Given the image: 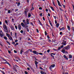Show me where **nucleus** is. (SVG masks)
<instances>
[{
    "label": "nucleus",
    "mask_w": 74,
    "mask_h": 74,
    "mask_svg": "<svg viewBox=\"0 0 74 74\" xmlns=\"http://www.w3.org/2000/svg\"><path fill=\"white\" fill-rule=\"evenodd\" d=\"M69 48L70 46H67L64 47V48L65 49V50H66V51H67V50H69Z\"/></svg>",
    "instance_id": "nucleus-1"
},
{
    "label": "nucleus",
    "mask_w": 74,
    "mask_h": 74,
    "mask_svg": "<svg viewBox=\"0 0 74 74\" xmlns=\"http://www.w3.org/2000/svg\"><path fill=\"white\" fill-rule=\"evenodd\" d=\"M61 44L62 45H66V41L64 40H63L62 42L61 43Z\"/></svg>",
    "instance_id": "nucleus-2"
},
{
    "label": "nucleus",
    "mask_w": 74,
    "mask_h": 74,
    "mask_svg": "<svg viewBox=\"0 0 74 74\" xmlns=\"http://www.w3.org/2000/svg\"><path fill=\"white\" fill-rule=\"evenodd\" d=\"M3 28L5 30H7V27L5 24H3Z\"/></svg>",
    "instance_id": "nucleus-3"
},
{
    "label": "nucleus",
    "mask_w": 74,
    "mask_h": 74,
    "mask_svg": "<svg viewBox=\"0 0 74 74\" xmlns=\"http://www.w3.org/2000/svg\"><path fill=\"white\" fill-rule=\"evenodd\" d=\"M18 28L19 30H21V24H19L18 25Z\"/></svg>",
    "instance_id": "nucleus-4"
},
{
    "label": "nucleus",
    "mask_w": 74,
    "mask_h": 74,
    "mask_svg": "<svg viewBox=\"0 0 74 74\" xmlns=\"http://www.w3.org/2000/svg\"><path fill=\"white\" fill-rule=\"evenodd\" d=\"M32 52H33V53L36 54V55H38V52H37L36 51H32Z\"/></svg>",
    "instance_id": "nucleus-5"
},
{
    "label": "nucleus",
    "mask_w": 74,
    "mask_h": 74,
    "mask_svg": "<svg viewBox=\"0 0 74 74\" xmlns=\"http://www.w3.org/2000/svg\"><path fill=\"white\" fill-rule=\"evenodd\" d=\"M35 65H36V68L37 67H38V65H37V64H38V62H37V61H35Z\"/></svg>",
    "instance_id": "nucleus-6"
},
{
    "label": "nucleus",
    "mask_w": 74,
    "mask_h": 74,
    "mask_svg": "<svg viewBox=\"0 0 74 74\" xmlns=\"http://www.w3.org/2000/svg\"><path fill=\"white\" fill-rule=\"evenodd\" d=\"M26 21V22L27 24V25H29V19H27Z\"/></svg>",
    "instance_id": "nucleus-7"
},
{
    "label": "nucleus",
    "mask_w": 74,
    "mask_h": 74,
    "mask_svg": "<svg viewBox=\"0 0 74 74\" xmlns=\"http://www.w3.org/2000/svg\"><path fill=\"white\" fill-rule=\"evenodd\" d=\"M28 11L27 9H26L25 11V14L26 15H27V12Z\"/></svg>",
    "instance_id": "nucleus-8"
},
{
    "label": "nucleus",
    "mask_w": 74,
    "mask_h": 74,
    "mask_svg": "<svg viewBox=\"0 0 74 74\" xmlns=\"http://www.w3.org/2000/svg\"><path fill=\"white\" fill-rule=\"evenodd\" d=\"M8 38L9 39V40H12V41H13V39L10 36V37Z\"/></svg>",
    "instance_id": "nucleus-9"
},
{
    "label": "nucleus",
    "mask_w": 74,
    "mask_h": 74,
    "mask_svg": "<svg viewBox=\"0 0 74 74\" xmlns=\"http://www.w3.org/2000/svg\"><path fill=\"white\" fill-rule=\"evenodd\" d=\"M65 49L64 48L62 49V52L63 53H65Z\"/></svg>",
    "instance_id": "nucleus-10"
},
{
    "label": "nucleus",
    "mask_w": 74,
    "mask_h": 74,
    "mask_svg": "<svg viewBox=\"0 0 74 74\" xmlns=\"http://www.w3.org/2000/svg\"><path fill=\"white\" fill-rule=\"evenodd\" d=\"M58 4L59 6H60V7H62V5H61V4H60V2H59V1H58Z\"/></svg>",
    "instance_id": "nucleus-11"
},
{
    "label": "nucleus",
    "mask_w": 74,
    "mask_h": 74,
    "mask_svg": "<svg viewBox=\"0 0 74 74\" xmlns=\"http://www.w3.org/2000/svg\"><path fill=\"white\" fill-rule=\"evenodd\" d=\"M65 29V28L63 27L60 29V30H64Z\"/></svg>",
    "instance_id": "nucleus-12"
},
{
    "label": "nucleus",
    "mask_w": 74,
    "mask_h": 74,
    "mask_svg": "<svg viewBox=\"0 0 74 74\" xmlns=\"http://www.w3.org/2000/svg\"><path fill=\"white\" fill-rule=\"evenodd\" d=\"M21 25L23 27H25V25H24V24H23V23H21Z\"/></svg>",
    "instance_id": "nucleus-13"
},
{
    "label": "nucleus",
    "mask_w": 74,
    "mask_h": 74,
    "mask_svg": "<svg viewBox=\"0 0 74 74\" xmlns=\"http://www.w3.org/2000/svg\"><path fill=\"white\" fill-rule=\"evenodd\" d=\"M10 27H11L12 30H14V27H13V26H11Z\"/></svg>",
    "instance_id": "nucleus-14"
},
{
    "label": "nucleus",
    "mask_w": 74,
    "mask_h": 74,
    "mask_svg": "<svg viewBox=\"0 0 74 74\" xmlns=\"http://www.w3.org/2000/svg\"><path fill=\"white\" fill-rule=\"evenodd\" d=\"M63 57L65 58V59H66V60H68V58H67V57H66V55H64L63 56Z\"/></svg>",
    "instance_id": "nucleus-15"
},
{
    "label": "nucleus",
    "mask_w": 74,
    "mask_h": 74,
    "mask_svg": "<svg viewBox=\"0 0 74 74\" xmlns=\"http://www.w3.org/2000/svg\"><path fill=\"white\" fill-rule=\"evenodd\" d=\"M23 52V49H22L21 51H20V53L21 54H22V52Z\"/></svg>",
    "instance_id": "nucleus-16"
},
{
    "label": "nucleus",
    "mask_w": 74,
    "mask_h": 74,
    "mask_svg": "<svg viewBox=\"0 0 74 74\" xmlns=\"http://www.w3.org/2000/svg\"><path fill=\"white\" fill-rule=\"evenodd\" d=\"M28 16L29 18L31 17V14L30 13H28Z\"/></svg>",
    "instance_id": "nucleus-17"
},
{
    "label": "nucleus",
    "mask_w": 74,
    "mask_h": 74,
    "mask_svg": "<svg viewBox=\"0 0 74 74\" xmlns=\"http://www.w3.org/2000/svg\"><path fill=\"white\" fill-rule=\"evenodd\" d=\"M29 27V26H28L27 25H25L24 26V27L25 29H28V27Z\"/></svg>",
    "instance_id": "nucleus-18"
},
{
    "label": "nucleus",
    "mask_w": 74,
    "mask_h": 74,
    "mask_svg": "<svg viewBox=\"0 0 74 74\" xmlns=\"http://www.w3.org/2000/svg\"><path fill=\"white\" fill-rule=\"evenodd\" d=\"M4 63H6V64H8V65H9L10 66H11V65L9 63L7 62H4Z\"/></svg>",
    "instance_id": "nucleus-19"
},
{
    "label": "nucleus",
    "mask_w": 74,
    "mask_h": 74,
    "mask_svg": "<svg viewBox=\"0 0 74 74\" xmlns=\"http://www.w3.org/2000/svg\"><path fill=\"white\" fill-rule=\"evenodd\" d=\"M0 36H1V37H2L3 36H4V34H0Z\"/></svg>",
    "instance_id": "nucleus-20"
},
{
    "label": "nucleus",
    "mask_w": 74,
    "mask_h": 74,
    "mask_svg": "<svg viewBox=\"0 0 74 74\" xmlns=\"http://www.w3.org/2000/svg\"><path fill=\"white\" fill-rule=\"evenodd\" d=\"M51 10H52L53 11H55V10H54V9L52 7H51Z\"/></svg>",
    "instance_id": "nucleus-21"
},
{
    "label": "nucleus",
    "mask_w": 74,
    "mask_h": 74,
    "mask_svg": "<svg viewBox=\"0 0 74 74\" xmlns=\"http://www.w3.org/2000/svg\"><path fill=\"white\" fill-rule=\"evenodd\" d=\"M59 23H57L56 25V27H59Z\"/></svg>",
    "instance_id": "nucleus-22"
},
{
    "label": "nucleus",
    "mask_w": 74,
    "mask_h": 74,
    "mask_svg": "<svg viewBox=\"0 0 74 74\" xmlns=\"http://www.w3.org/2000/svg\"><path fill=\"white\" fill-rule=\"evenodd\" d=\"M67 27H68V30H70V28L69 26L67 25Z\"/></svg>",
    "instance_id": "nucleus-23"
},
{
    "label": "nucleus",
    "mask_w": 74,
    "mask_h": 74,
    "mask_svg": "<svg viewBox=\"0 0 74 74\" xmlns=\"http://www.w3.org/2000/svg\"><path fill=\"white\" fill-rule=\"evenodd\" d=\"M12 44H13L14 45H15V46H16V44H15V42H12Z\"/></svg>",
    "instance_id": "nucleus-24"
},
{
    "label": "nucleus",
    "mask_w": 74,
    "mask_h": 74,
    "mask_svg": "<svg viewBox=\"0 0 74 74\" xmlns=\"http://www.w3.org/2000/svg\"><path fill=\"white\" fill-rule=\"evenodd\" d=\"M72 58V56H71V55H69V58H70V59H71V58Z\"/></svg>",
    "instance_id": "nucleus-25"
},
{
    "label": "nucleus",
    "mask_w": 74,
    "mask_h": 74,
    "mask_svg": "<svg viewBox=\"0 0 74 74\" xmlns=\"http://www.w3.org/2000/svg\"><path fill=\"white\" fill-rule=\"evenodd\" d=\"M49 69L50 70H52V67L51 66H50Z\"/></svg>",
    "instance_id": "nucleus-26"
},
{
    "label": "nucleus",
    "mask_w": 74,
    "mask_h": 74,
    "mask_svg": "<svg viewBox=\"0 0 74 74\" xmlns=\"http://www.w3.org/2000/svg\"><path fill=\"white\" fill-rule=\"evenodd\" d=\"M55 66V65L53 64L51 65V66H52V67H54Z\"/></svg>",
    "instance_id": "nucleus-27"
},
{
    "label": "nucleus",
    "mask_w": 74,
    "mask_h": 74,
    "mask_svg": "<svg viewBox=\"0 0 74 74\" xmlns=\"http://www.w3.org/2000/svg\"><path fill=\"white\" fill-rule=\"evenodd\" d=\"M4 38L5 40H7V38L6 36H4Z\"/></svg>",
    "instance_id": "nucleus-28"
},
{
    "label": "nucleus",
    "mask_w": 74,
    "mask_h": 74,
    "mask_svg": "<svg viewBox=\"0 0 74 74\" xmlns=\"http://www.w3.org/2000/svg\"><path fill=\"white\" fill-rule=\"evenodd\" d=\"M40 73H41V74H44V72L42 71H41Z\"/></svg>",
    "instance_id": "nucleus-29"
},
{
    "label": "nucleus",
    "mask_w": 74,
    "mask_h": 74,
    "mask_svg": "<svg viewBox=\"0 0 74 74\" xmlns=\"http://www.w3.org/2000/svg\"><path fill=\"white\" fill-rule=\"evenodd\" d=\"M13 69H14V70H14L15 71H16V69L15 68V67L14 66H13Z\"/></svg>",
    "instance_id": "nucleus-30"
},
{
    "label": "nucleus",
    "mask_w": 74,
    "mask_h": 74,
    "mask_svg": "<svg viewBox=\"0 0 74 74\" xmlns=\"http://www.w3.org/2000/svg\"><path fill=\"white\" fill-rule=\"evenodd\" d=\"M15 27L16 29H18V27L16 26V25H15Z\"/></svg>",
    "instance_id": "nucleus-31"
},
{
    "label": "nucleus",
    "mask_w": 74,
    "mask_h": 74,
    "mask_svg": "<svg viewBox=\"0 0 74 74\" xmlns=\"http://www.w3.org/2000/svg\"><path fill=\"white\" fill-rule=\"evenodd\" d=\"M20 33H23V30H21L20 31Z\"/></svg>",
    "instance_id": "nucleus-32"
},
{
    "label": "nucleus",
    "mask_w": 74,
    "mask_h": 74,
    "mask_svg": "<svg viewBox=\"0 0 74 74\" xmlns=\"http://www.w3.org/2000/svg\"><path fill=\"white\" fill-rule=\"evenodd\" d=\"M5 22L6 24H7V23H8V21H7V20H5Z\"/></svg>",
    "instance_id": "nucleus-33"
},
{
    "label": "nucleus",
    "mask_w": 74,
    "mask_h": 74,
    "mask_svg": "<svg viewBox=\"0 0 74 74\" xmlns=\"http://www.w3.org/2000/svg\"><path fill=\"white\" fill-rule=\"evenodd\" d=\"M12 22H14V18H12Z\"/></svg>",
    "instance_id": "nucleus-34"
},
{
    "label": "nucleus",
    "mask_w": 74,
    "mask_h": 74,
    "mask_svg": "<svg viewBox=\"0 0 74 74\" xmlns=\"http://www.w3.org/2000/svg\"><path fill=\"white\" fill-rule=\"evenodd\" d=\"M39 55H42L43 54H42V53H39Z\"/></svg>",
    "instance_id": "nucleus-35"
},
{
    "label": "nucleus",
    "mask_w": 74,
    "mask_h": 74,
    "mask_svg": "<svg viewBox=\"0 0 74 74\" xmlns=\"http://www.w3.org/2000/svg\"><path fill=\"white\" fill-rule=\"evenodd\" d=\"M45 35H47V34H47V32L45 31Z\"/></svg>",
    "instance_id": "nucleus-36"
},
{
    "label": "nucleus",
    "mask_w": 74,
    "mask_h": 74,
    "mask_svg": "<svg viewBox=\"0 0 74 74\" xmlns=\"http://www.w3.org/2000/svg\"><path fill=\"white\" fill-rule=\"evenodd\" d=\"M53 16L54 18H55V19H56V18H57V17H56V16Z\"/></svg>",
    "instance_id": "nucleus-37"
},
{
    "label": "nucleus",
    "mask_w": 74,
    "mask_h": 74,
    "mask_svg": "<svg viewBox=\"0 0 74 74\" xmlns=\"http://www.w3.org/2000/svg\"><path fill=\"white\" fill-rule=\"evenodd\" d=\"M20 2H18V3L17 6H19V5H20Z\"/></svg>",
    "instance_id": "nucleus-38"
},
{
    "label": "nucleus",
    "mask_w": 74,
    "mask_h": 74,
    "mask_svg": "<svg viewBox=\"0 0 74 74\" xmlns=\"http://www.w3.org/2000/svg\"><path fill=\"white\" fill-rule=\"evenodd\" d=\"M46 26H47L49 27H50V26H49V25H48V24H46Z\"/></svg>",
    "instance_id": "nucleus-39"
},
{
    "label": "nucleus",
    "mask_w": 74,
    "mask_h": 74,
    "mask_svg": "<svg viewBox=\"0 0 74 74\" xmlns=\"http://www.w3.org/2000/svg\"><path fill=\"white\" fill-rule=\"evenodd\" d=\"M39 10H42V8L40 7L39 8Z\"/></svg>",
    "instance_id": "nucleus-40"
},
{
    "label": "nucleus",
    "mask_w": 74,
    "mask_h": 74,
    "mask_svg": "<svg viewBox=\"0 0 74 74\" xmlns=\"http://www.w3.org/2000/svg\"><path fill=\"white\" fill-rule=\"evenodd\" d=\"M8 14L10 13V12H11V11H10V10H8Z\"/></svg>",
    "instance_id": "nucleus-41"
},
{
    "label": "nucleus",
    "mask_w": 74,
    "mask_h": 74,
    "mask_svg": "<svg viewBox=\"0 0 74 74\" xmlns=\"http://www.w3.org/2000/svg\"><path fill=\"white\" fill-rule=\"evenodd\" d=\"M42 13H41L39 14V15H40V16H42Z\"/></svg>",
    "instance_id": "nucleus-42"
},
{
    "label": "nucleus",
    "mask_w": 74,
    "mask_h": 74,
    "mask_svg": "<svg viewBox=\"0 0 74 74\" xmlns=\"http://www.w3.org/2000/svg\"><path fill=\"white\" fill-rule=\"evenodd\" d=\"M59 9L60 11H63V10L61 8H60Z\"/></svg>",
    "instance_id": "nucleus-43"
},
{
    "label": "nucleus",
    "mask_w": 74,
    "mask_h": 74,
    "mask_svg": "<svg viewBox=\"0 0 74 74\" xmlns=\"http://www.w3.org/2000/svg\"><path fill=\"white\" fill-rule=\"evenodd\" d=\"M23 22L24 23H25V20L23 19Z\"/></svg>",
    "instance_id": "nucleus-44"
},
{
    "label": "nucleus",
    "mask_w": 74,
    "mask_h": 74,
    "mask_svg": "<svg viewBox=\"0 0 74 74\" xmlns=\"http://www.w3.org/2000/svg\"><path fill=\"white\" fill-rule=\"evenodd\" d=\"M18 42V40L17 39H16L15 41V42Z\"/></svg>",
    "instance_id": "nucleus-45"
},
{
    "label": "nucleus",
    "mask_w": 74,
    "mask_h": 74,
    "mask_svg": "<svg viewBox=\"0 0 74 74\" xmlns=\"http://www.w3.org/2000/svg\"><path fill=\"white\" fill-rule=\"evenodd\" d=\"M47 52H48V53H49V52H50V51L48 49L47 50Z\"/></svg>",
    "instance_id": "nucleus-46"
},
{
    "label": "nucleus",
    "mask_w": 74,
    "mask_h": 74,
    "mask_svg": "<svg viewBox=\"0 0 74 74\" xmlns=\"http://www.w3.org/2000/svg\"><path fill=\"white\" fill-rule=\"evenodd\" d=\"M0 34H3V33L2 32V31L1 30L0 32Z\"/></svg>",
    "instance_id": "nucleus-47"
},
{
    "label": "nucleus",
    "mask_w": 74,
    "mask_h": 74,
    "mask_svg": "<svg viewBox=\"0 0 74 74\" xmlns=\"http://www.w3.org/2000/svg\"><path fill=\"white\" fill-rule=\"evenodd\" d=\"M7 37H8V38H9V37H10V35H9V34H7Z\"/></svg>",
    "instance_id": "nucleus-48"
},
{
    "label": "nucleus",
    "mask_w": 74,
    "mask_h": 74,
    "mask_svg": "<svg viewBox=\"0 0 74 74\" xmlns=\"http://www.w3.org/2000/svg\"><path fill=\"white\" fill-rule=\"evenodd\" d=\"M27 31L28 32H29V29L28 28H27L26 29Z\"/></svg>",
    "instance_id": "nucleus-49"
},
{
    "label": "nucleus",
    "mask_w": 74,
    "mask_h": 74,
    "mask_svg": "<svg viewBox=\"0 0 74 74\" xmlns=\"http://www.w3.org/2000/svg\"><path fill=\"white\" fill-rule=\"evenodd\" d=\"M15 67L16 68H18V66H17V65H15Z\"/></svg>",
    "instance_id": "nucleus-50"
},
{
    "label": "nucleus",
    "mask_w": 74,
    "mask_h": 74,
    "mask_svg": "<svg viewBox=\"0 0 74 74\" xmlns=\"http://www.w3.org/2000/svg\"><path fill=\"white\" fill-rule=\"evenodd\" d=\"M10 34L11 36H12V32H10Z\"/></svg>",
    "instance_id": "nucleus-51"
},
{
    "label": "nucleus",
    "mask_w": 74,
    "mask_h": 74,
    "mask_svg": "<svg viewBox=\"0 0 74 74\" xmlns=\"http://www.w3.org/2000/svg\"><path fill=\"white\" fill-rule=\"evenodd\" d=\"M25 74H28V73L27 72V71H25Z\"/></svg>",
    "instance_id": "nucleus-52"
},
{
    "label": "nucleus",
    "mask_w": 74,
    "mask_h": 74,
    "mask_svg": "<svg viewBox=\"0 0 74 74\" xmlns=\"http://www.w3.org/2000/svg\"><path fill=\"white\" fill-rule=\"evenodd\" d=\"M64 47V45H62L61 46V48H63Z\"/></svg>",
    "instance_id": "nucleus-53"
},
{
    "label": "nucleus",
    "mask_w": 74,
    "mask_h": 74,
    "mask_svg": "<svg viewBox=\"0 0 74 74\" xmlns=\"http://www.w3.org/2000/svg\"><path fill=\"white\" fill-rule=\"evenodd\" d=\"M7 43H8V44L9 45H10V42H7Z\"/></svg>",
    "instance_id": "nucleus-54"
},
{
    "label": "nucleus",
    "mask_w": 74,
    "mask_h": 74,
    "mask_svg": "<svg viewBox=\"0 0 74 74\" xmlns=\"http://www.w3.org/2000/svg\"><path fill=\"white\" fill-rule=\"evenodd\" d=\"M8 52L9 53H11V51L8 50Z\"/></svg>",
    "instance_id": "nucleus-55"
},
{
    "label": "nucleus",
    "mask_w": 74,
    "mask_h": 74,
    "mask_svg": "<svg viewBox=\"0 0 74 74\" xmlns=\"http://www.w3.org/2000/svg\"><path fill=\"white\" fill-rule=\"evenodd\" d=\"M55 54H56L55 53H51V55H55Z\"/></svg>",
    "instance_id": "nucleus-56"
},
{
    "label": "nucleus",
    "mask_w": 74,
    "mask_h": 74,
    "mask_svg": "<svg viewBox=\"0 0 74 74\" xmlns=\"http://www.w3.org/2000/svg\"><path fill=\"white\" fill-rule=\"evenodd\" d=\"M36 31L37 33H39V32L38 31V29H36Z\"/></svg>",
    "instance_id": "nucleus-57"
},
{
    "label": "nucleus",
    "mask_w": 74,
    "mask_h": 74,
    "mask_svg": "<svg viewBox=\"0 0 74 74\" xmlns=\"http://www.w3.org/2000/svg\"><path fill=\"white\" fill-rule=\"evenodd\" d=\"M60 35H62V32H60Z\"/></svg>",
    "instance_id": "nucleus-58"
},
{
    "label": "nucleus",
    "mask_w": 74,
    "mask_h": 74,
    "mask_svg": "<svg viewBox=\"0 0 74 74\" xmlns=\"http://www.w3.org/2000/svg\"><path fill=\"white\" fill-rule=\"evenodd\" d=\"M47 37L48 38H50L49 37V35L47 36Z\"/></svg>",
    "instance_id": "nucleus-59"
},
{
    "label": "nucleus",
    "mask_w": 74,
    "mask_h": 74,
    "mask_svg": "<svg viewBox=\"0 0 74 74\" xmlns=\"http://www.w3.org/2000/svg\"><path fill=\"white\" fill-rule=\"evenodd\" d=\"M39 24L40 25H41V26H42V23H41V22H39Z\"/></svg>",
    "instance_id": "nucleus-60"
},
{
    "label": "nucleus",
    "mask_w": 74,
    "mask_h": 74,
    "mask_svg": "<svg viewBox=\"0 0 74 74\" xmlns=\"http://www.w3.org/2000/svg\"><path fill=\"white\" fill-rule=\"evenodd\" d=\"M14 53H17V52L16 51V50H14Z\"/></svg>",
    "instance_id": "nucleus-61"
},
{
    "label": "nucleus",
    "mask_w": 74,
    "mask_h": 74,
    "mask_svg": "<svg viewBox=\"0 0 74 74\" xmlns=\"http://www.w3.org/2000/svg\"><path fill=\"white\" fill-rule=\"evenodd\" d=\"M61 48L60 47H59L58 49V50H60V49Z\"/></svg>",
    "instance_id": "nucleus-62"
},
{
    "label": "nucleus",
    "mask_w": 74,
    "mask_h": 74,
    "mask_svg": "<svg viewBox=\"0 0 74 74\" xmlns=\"http://www.w3.org/2000/svg\"><path fill=\"white\" fill-rule=\"evenodd\" d=\"M72 6L73 7V10H74V5H72Z\"/></svg>",
    "instance_id": "nucleus-63"
},
{
    "label": "nucleus",
    "mask_w": 74,
    "mask_h": 74,
    "mask_svg": "<svg viewBox=\"0 0 74 74\" xmlns=\"http://www.w3.org/2000/svg\"><path fill=\"white\" fill-rule=\"evenodd\" d=\"M48 16H50V14L48 13Z\"/></svg>",
    "instance_id": "nucleus-64"
}]
</instances>
